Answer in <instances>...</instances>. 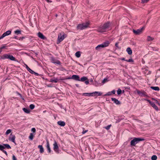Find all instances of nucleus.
I'll return each instance as SVG.
<instances>
[{"label":"nucleus","instance_id":"obj_39","mask_svg":"<svg viewBox=\"0 0 160 160\" xmlns=\"http://www.w3.org/2000/svg\"><path fill=\"white\" fill-rule=\"evenodd\" d=\"M53 63H56L57 64H59V65L61 63L58 60L56 61L55 62H53Z\"/></svg>","mask_w":160,"mask_h":160},{"label":"nucleus","instance_id":"obj_48","mask_svg":"<svg viewBox=\"0 0 160 160\" xmlns=\"http://www.w3.org/2000/svg\"><path fill=\"white\" fill-rule=\"evenodd\" d=\"M88 131V130H86L85 131H82V134H84V133H86Z\"/></svg>","mask_w":160,"mask_h":160},{"label":"nucleus","instance_id":"obj_54","mask_svg":"<svg viewBox=\"0 0 160 160\" xmlns=\"http://www.w3.org/2000/svg\"><path fill=\"white\" fill-rule=\"evenodd\" d=\"M25 65L26 66L27 69L28 68H29L27 66V65L26 64H25Z\"/></svg>","mask_w":160,"mask_h":160},{"label":"nucleus","instance_id":"obj_34","mask_svg":"<svg viewBox=\"0 0 160 160\" xmlns=\"http://www.w3.org/2000/svg\"><path fill=\"white\" fill-rule=\"evenodd\" d=\"M11 131L12 130L11 129H8L6 131L5 134L6 135H7L10 133Z\"/></svg>","mask_w":160,"mask_h":160},{"label":"nucleus","instance_id":"obj_57","mask_svg":"<svg viewBox=\"0 0 160 160\" xmlns=\"http://www.w3.org/2000/svg\"><path fill=\"white\" fill-rule=\"evenodd\" d=\"M53 61L52 62H55V61H54L53 60H52Z\"/></svg>","mask_w":160,"mask_h":160},{"label":"nucleus","instance_id":"obj_3","mask_svg":"<svg viewBox=\"0 0 160 160\" xmlns=\"http://www.w3.org/2000/svg\"><path fill=\"white\" fill-rule=\"evenodd\" d=\"M65 38V34L64 33H61L59 34L58 35V40L57 42V44H59L61 42L63 41Z\"/></svg>","mask_w":160,"mask_h":160},{"label":"nucleus","instance_id":"obj_58","mask_svg":"<svg viewBox=\"0 0 160 160\" xmlns=\"http://www.w3.org/2000/svg\"><path fill=\"white\" fill-rule=\"evenodd\" d=\"M127 160H132V159H128Z\"/></svg>","mask_w":160,"mask_h":160},{"label":"nucleus","instance_id":"obj_29","mask_svg":"<svg viewBox=\"0 0 160 160\" xmlns=\"http://www.w3.org/2000/svg\"><path fill=\"white\" fill-rule=\"evenodd\" d=\"M5 36H8L10 35L11 33V31L10 30H8L6 31V32L4 33Z\"/></svg>","mask_w":160,"mask_h":160},{"label":"nucleus","instance_id":"obj_35","mask_svg":"<svg viewBox=\"0 0 160 160\" xmlns=\"http://www.w3.org/2000/svg\"><path fill=\"white\" fill-rule=\"evenodd\" d=\"M29 108L31 109H33L35 108V105L33 104H30L29 106Z\"/></svg>","mask_w":160,"mask_h":160},{"label":"nucleus","instance_id":"obj_45","mask_svg":"<svg viewBox=\"0 0 160 160\" xmlns=\"http://www.w3.org/2000/svg\"><path fill=\"white\" fill-rule=\"evenodd\" d=\"M12 160H17V158L14 155L12 156Z\"/></svg>","mask_w":160,"mask_h":160},{"label":"nucleus","instance_id":"obj_32","mask_svg":"<svg viewBox=\"0 0 160 160\" xmlns=\"http://www.w3.org/2000/svg\"><path fill=\"white\" fill-rule=\"evenodd\" d=\"M15 139V138L14 136H13L11 138H10L9 139L13 142H14Z\"/></svg>","mask_w":160,"mask_h":160},{"label":"nucleus","instance_id":"obj_14","mask_svg":"<svg viewBox=\"0 0 160 160\" xmlns=\"http://www.w3.org/2000/svg\"><path fill=\"white\" fill-rule=\"evenodd\" d=\"M112 100L117 104H119L120 103V102L118 100L115 98H112Z\"/></svg>","mask_w":160,"mask_h":160},{"label":"nucleus","instance_id":"obj_22","mask_svg":"<svg viewBox=\"0 0 160 160\" xmlns=\"http://www.w3.org/2000/svg\"><path fill=\"white\" fill-rule=\"evenodd\" d=\"M2 145V146H4V149L6 148L8 149H10L11 148L10 146L8 144H3V145Z\"/></svg>","mask_w":160,"mask_h":160},{"label":"nucleus","instance_id":"obj_2","mask_svg":"<svg viewBox=\"0 0 160 160\" xmlns=\"http://www.w3.org/2000/svg\"><path fill=\"white\" fill-rule=\"evenodd\" d=\"M89 25V23L88 22L79 24L77 26V28L78 29L83 30L88 27Z\"/></svg>","mask_w":160,"mask_h":160},{"label":"nucleus","instance_id":"obj_25","mask_svg":"<svg viewBox=\"0 0 160 160\" xmlns=\"http://www.w3.org/2000/svg\"><path fill=\"white\" fill-rule=\"evenodd\" d=\"M154 39V38L150 36H148L147 38V40L148 41H150L153 40Z\"/></svg>","mask_w":160,"mask_h":160},{"label":"nucleus","instance_id":"obj_20","mask_svg":"<svg viewBox=\"0 0 160 160\" xmlns=\"http://www.w3.org/2000/svg\"><path fill=\"white\" fill-rule=\"evenodd\" d=\"M102 48H103V47L102 44L98 45L96 47L95 49L96 50H99Z\"/></svg>","mask_w":160,"mask_h":160},{"label":"nucleus","instance_id":"obj_5","mask_svg":"<svg viewBox=\"0 0 160 160\" xmlns=\"http://www.w3.org/2000/svg\"><path fill=\"white\" fill-rule=\"evenodd\" d=\"M1 58L3 59H9L11 60H15V58L12 55L7 54L3 55Z\"/></svg>","mask_w":160,"mask_h":160},{"label":"nucleus","instance_id":"obj_49","mask_svg":"<svg viewBox=\"0 0 160 160\" xmlns=\"http://www.w3.org/2000/svg\"><path fill=\"white\" fill-rule=\"evenodd\" d=\"M115 46L116 47L118 48V43L116 42L115 44Z\"/></svg>","mask_w":160,"mask_h":160},{"label":"nucleus","instance_id":"obj_55","mask_svg":"<svg viewBox=\"0 0 160 160\" xmlns=\"http://www.w3.org/2000/svg\"><path fill=\"white\" fill-rule=\"evenodd\" d=\"M121 60H124V61H125L126 60H125V58H122L121 59Z\"/></svg>","mask_w":160,"mask_h":160},{"label":"nucleus","instance_id":"obj_6","mask_svg":"<svg viewBox=\"0 0 160 160\" xmlns=\"http://www.w3.org/2000/svg\"><path fill=\"white\" fill-rule=\"evenodd\" d=\"M137 92L140 96L141 97H147V96L146 92L143 91H139V90H137Z\"/></svg>","mask_w":160,"mask_h":160},{"label":"nucleus","instance_id":"obj_21","mask_svg":"<svg viewBox=\"0 0 160 160\" xmlns=\"http://www.w3.org/2000/svg\"><path fill=\"white\" fill-rule=\"evenodd\" d=\"M151 88L155 91H158L159 90V88L158 87H151Z\"/></svg>","mask_w":160,"mask_h":160},{"label":"nucleus","instance_id":"obj_36","mask_svg":"<svg viewBox=\"0 0 160 160\" xmlns=\"http://www.w3.org/2000/svg\"><path fill=\"white\" fill-rule=\"evenodd\" d=\"M117 92L118 94L120 95L121 93L122 90H121V89H118Z\"/></svg>","mask_w":160,"mask_h":160},{"label":"nucleus","instance_id":"obj_8","mask_svg":"<svg viewBox=\"0 0 160 160\" xmlns=\"http://www.w3.org/2000/svg\"><path fill=\"white\" fill-rule=\"evenodd\" d=\"M53 150H54V151L57 153H59V148L58 147V144L56 141H55L54 142V143L53 144Z\"/></svg>","mask_w":160,"mask_h":160},{"label":"nucleus","instance_id":"obj_23","mask_svg":"<svg viewBox=\"0 0 160 160\" xmlns=\"http://www.w3.org/2000/svg\"><path fill=\"white\" fill-rule=\"evenodd\" d=\"M22 110L23 111L26 113H29L30 112V110L29 109L24 108L22 109Z\"/></svg>","mask_w":160,"mask_h":160},{"label":"nucleus","instance_id":"obj_12","mask_svg":"<svg viewBox=\"0 0 160 160\" xmlns=\"http://www.w3.org/2000/svg\"><path fill=\"white\" fill-rule=\"evenodd\" d=\"M38 36L41 39H46V38L43 35L41 32H39L38 33Z\"/></svg>","mask_w":160,"mask_h":160},{"label":"nucleus","instance_id":"obj_30","mask_svg":"<svg viewBox=\"0 0 160 160\" xmlns=\"http://www.w3.org/2000/svg\"><path fill=\"white\" fill-rule=\"evenodd\" d=\"M157 158V156L155 155H153L151 158L152 160H156Z\"/></svg>","mask_w":160,"mask_h":160},{"label":"nucleus","instance_id":"obj_1","mask_svg":"<svg viewBox=\"0 0 160 160\" xmlns=\"http://www.w3.org/2000/svg\"><path fill=\"white\" fill-rule=\"evenodd\" d=\"M110 26L109 22H107L103 25H101L99 27L97 30L98 32H106L107 31Z\"/></svg>","mask_w":160,"mask_h":160},{"label":"nucleus","instance_id":"obj_60","mask_svg":"<svg viewBox=\"0 0 160 160\" xmlns=\"http://www.w3.org/2000/svg\"><path fill=\"white\" fill-rule=\"evenodd\" d=\"M15 38H16V37H15Z\"/></svg>","mask_w":160,"mask_h":160},{"label":"nucleus","instance_id":"obj_47","mask_svg":"<svg viewBox=\"0 0 160 160\" xmlns=\"http://www.w3.org/2000/svg\"><path fill=\"white\" fill-rule=\"evenodd\" d=\"M110 126H111V125H108V126H107V127H106L105 128L106 129L108 130L110 128Z\"/></svg>","mask_w":160,"mask_h":160},{"label":"nucleus","instance_id":"obj_19","mask_svg":"<svg viewBox=\"0 0 160 160\" xmlns=\"http://www.w3.org/2000/svg\"><path fill=\"white\" fill-rule=\"evenodd\" d=\"M126 51L129 55H131L132 53V51L130 48H127Z\"/></svg>","mask_w":160,"mask_h":160},{"label":"nucleus","instance_id":"obj_18","mask_svg":"<svg viewBox=\"0 0 160 160\" xmlns=\"http://www.w3.org/2000/svg\"><path fill=\"white\" fill-rule=\"evenodd\" d=\"M57 123L59 125L61 126H64L65 125V122L63 121H59Z\"/></svg>","mask_w":160,"mask_h":160},{"label":"nucleus","instance_id":"obj_52","mask_svg":"<svg viewBox=\"0 0 160 160\" xmlns=\"http://www.w3.org/2000/svg\"><path fill=\"white\" fill-rule=\"evenodd\" d=\"M52 82H54L55 83H56L57 82V80H53L52 81Z\"/></svg>","mask_w":160,"mask_h":160},{"label":"nucleus","instance_id":"obj_41","mask_svg":"<svg viewBox=\"0 0 160 160\" xmlns=\"http://www.w3.org/2000/svg\"><path fill=\"white\" fill-rule=\"evenodd\" d=\"M152 99H153V100L155 102H156L158 104V105L160 106V103L158 102L157 100H156L155 99H154V98H152Z\"/></svg>","mask_w":160,"mask_h":160},{"label":"nucleus","instance_id":"obj_42","mask_svg":"<svg viewBox=\"0 0 160 160\" xmlns=\"http://www.w3.org/2000/svg\"><path fill=\"white\" fill-rule=\"evenodd\" d=\"M6 36L4 34V33H3V34L1 36H0V39H1L4 38Z\"/></svg>","mask_w":160,"mask_h":160},{"label":"nucleus","instance_id":"obj_56","mask_svg":"<svg viewBox=\"0 0 160 160\" xmlns=\"http://www.w3.org/2000/svg\"><path fill=\"white\" fill-rule=\"evenodd\" d=\"M2 51V49H1V48H0V53H1Z\"/></svg>","mask_w":160,"mask_h":160},{"label":"nucleus","instance_id":"obj_28","mask_svg":"<svg viewBox=\"0 0 160 160\" xmlns=\"http://www.w3.org/2000/svg\"><path fill=\"white\" fill-rule=\"evenodd\" d=\"M27 70L31 73L34 74L35 73V74H37V73L33 71L30 68H28L27 69Z\"/></svg>","mask_w":160,"mask_h":160},{"label":"nucleus","instance_id":"obj_4","mask_svg":"<svg viewBox=\"0 0 160 160\" xmlns=\"http://www.w3.org/2000/svg\"><path fill=\"white\" fill-rule=\"evenodd\" d=\"M143 139L135 138L131 141V146H135L138 142L140 141H143Z\"/></svg>","mask_w":160,"mask_h":160},{"label":"nucleus","instance_id":"obj_24","mask_svg":"<svg viewBox=\"0 0 160 160\" xmlns=\"http://www.w3.org/2000/svg\"><path fill=\"white\" fill-rule=\"evenodd\" d=\"M34 135L32 133H30V135L29 137V138L31 140H32L33 139V137H34Z\"/></svg>","mask_w":160,"mask_h":160},{"label":"nucleus","instance_id":"obj_31","mask_svg":"<svg viewBox=\"0 0 160 160\" xmlns=\"http://www.w3.org/2000/svg\"><path fill=\"white\" fill-rule=\"evenodd\" d=\"M14 33L16 35H18L20 34V30H17L14 31Z\"/></svg>","mask_w":160,"mask_h":160},{"label":"nucleus","instance_id":"obj_15","mask_svg":"<svg viewBox=\"0 0 160 160\" xmlns=\"http://www.w3.org/2000/svg\"><path fill=\"white\" fill-rule=\"evenodd\" d=\"M102 44L103 46V48H105L108 46L109 44L110 43L109 41H106L102 43Z\"/></svg>","mask_w":160,"mask_h":160},{"label":"nucleus","instance_id":"obj_9","mask_svg":"<svg viewBox=\"0 0 160 160\" xmlns=\"http://www.w3.org/2000/svg\"><path fill=\"white\" fill-rule=\"evenodd\" d=\"M149 103L151 104L152 106L155 110L158 111V108L153 102L149 100H148Z\"/></svg>","mask_w":160,"mask_h":160},{"label":"nucleus","instance_id":"obj_13","mask_svg":"<svg viewBox=\"0 0 160 160\" xmlns=\"http://www.w3.org/2000/svg\"><path fill=\"white\" fill-rule=\"evenodd\" d=\"M4 146H2L1 145H0V150L2 151L6 155H8L6 151L4 150Z\"/></svg>","mask_w":160,"mask_h":160},{"label":"nucleus","instance_id":"obj_51","mask_svg":"<svg viewBox=\"0 0 160 160\" xmlns=\"http://www.w3.org/2000/svg\"><path fill=\"white\" fill-rule=\"evenodd\" d=\"M85 83L86 84H88V83H89V81L88 80H87L86 81H85Z\"/></svg>","mask_w":160,"mask_h":160},{"label":"nucleus","instance_id":"obj_44","mask_svg":"<svg viewBox=\"0 0 160 160\" xmlns=\"http://www.w3.org/2000/svg\"><path fill=\"white\" fill-rule=\"evenodd\" d=\"M107 81V79H106V78L104 79L103 80L102 82L104 83H105V82H106Z\"/></svg>","mask_w":160,"mask_h":160},{"label":"nucleus","instance_id":"obj_16","mask_svg":"<svg viewBox=\"0 0 160 160\" xmlns=\"http://www.w3.org/2000/svg\"><path fill=\"white\" fill-rule=\"evenodd\" d=\"M46 147H47L48 150V151L50 153L51 152V150L50 148L49 143V141H48V140H47Z\"/></svg>","mask_w":160,"mask_h":160},{"label":"nucleus","instance_id":"obj_7","mask_svg":"<svg viewBox=\"0 0 160 160\" xmlns=\"http://www.w3.org/2000/svg\"><path fill=\"white\" fill-rule=\"evenodd\" d=\"M144 29V28H142L140 29H138L137 30L133 29V32L136 35H139L142 32V30Z\"/></svg>","mask_w":160,"mask_h":160},{"label":"nucleus","instance_id":"obj_40","mask_svg":"<svg viewBox=\"0 0 160 160\" xmlns=\"http://www.w3.org/2000/svg\"><path fill=\"white\" fill-rule=\"evenodd\" d=\"M149 0H142L141 3H146L148 2Z\"/></svg>","mask_w":160,"mask_h":160},{"label":"nucleus","instance_id":"obj_50","mask_svg":"<svg viewBox=\"0 0 160 160\" xmlns=\"http://www.w3.org/2000/svg\"><path fill=\"white\" fill-rule=\"evenodd\" d=\"M47 2L49 3H51L52 2V1L51 0H45Z\"/></svg>","mask_w":160,"mask_h":160},{"label":"nucleus","instance_id":"obj_27","mask_svg":"<svg viewBox=\"0 0 160 160\" xmlns=\"http://www.w3.org/2000/svg\"><path fill=\"white\" fill-rule=\"evenodd\" d=\"M88 80V79L86 77H83L81 78L80 81L83 82V81H86Z\"/></svg>","mask_w":160,"mask_h":160},{"label":"nucleus","instance_id":"obj_46","mask_svg":"<svg viewBox=\"0 0 160 160\" xmlns=\"http://www.w3.org/2000/svg\"><path fill=\"white\" fill-rule=\"evenodd\" d=\"M116 91L115 90H113L112 91H111V93L113 94H114L115 93Z\"/></svg>","mask_w":160,"mask_h":160},{"label":"nucleus","instance_id":"obj_11","mask_svg":"<svg viewBox=\"0 0 160 160\" xmlns=\"http://www.w3.org/2000/svg\"><path fill=\"white\" fill-rule=\"evenodd\" d=\"M68 79H72L80 81L79 77L77 75H72L71 78H68Z\"/></svg>","mask_w":160,"mask_h":160},{"label":"nucleus","instance_id":"obj_17","mask_svg":"<svg viewBox=\"0 0 160 160\" xmlns=\"http://www.w3.org/2000/svg\"><path fill=\"white\" fill-rule=\"evenodd\" d=\"M38 148L40 149V152L41 153H42L44 152V149L42 145H38Z\"/></svg>","mask_w":160,"mask_h":160},{"label":"nucleus","instance_id":"obj_53","mask_svg":"<svg viewBox=\"0 0 160 160\" xmlns=\"http://www.w3.org/2000/svg\"><path fill=\"white\" fill-rule=\"evenodd\" d=\"M1 49H3L5 48V46H3L1 47Z\"/></svg>","mask_w":160,"mask_h":160},{"label":"nucleus","instance_id":"obj_10","mask_svg":"<svg viewBox=\"0 0 160 160\" xmlns=\"http://www.w3.org/2000/svg\"><path fill=\"white\" fill-rule=\"evenodd\" d=\"M91 94L92 96H100L102 94V93L100 92H92Z\"/></svg>","mask_w":160,"mask_h":160},{"label":"nucleus","instance_id":"obj_26","mask_svg":"<svg viewBox=\"0 0 160 160\" xmlns=\"http://www.w3.org/2000/svg\"><path fill=\"white\" fill-rule=\"evenodd\" d=\"M75 56L77 58H79L81 56L80 52L78 51L75 53Z\"/></svg>","mask_w":160,"mask_h":160},{"label":"nucleus","instance_id":"obj_43","mask_svg":"<svg viewBox=\"0 0 160 160\" xmlns=\"http://www.w3.org/2000/svg\"><path fill=\"white\" fill-rule=\"evenodd\" d=\"M31 131L33 133H35L36 132V129L35 128H32Z\"/></svg>","mask_w":160,"mask_h":160},{"label":"nucleus","instance_id":"obj_33","mask_svg":"<svg viewBox=\"0 0 160 160\" xmlns=\"http://www.w3.org/2000/svg\"><path fill=\"white\" fill-rule=\"evenodd\" d=\"M92 93H83V95H85V96H92V94H91Z\"/></svg>","mask_w":160,"mask_h":160},{"label":"nucleus","instance_id":"obj_59","mask_svg":"<svg viewBox=\"0 0 160 160\" xmlns=\"http://www.w3.org/2000/svg\"><path fill=\"white\" fill-rule=\"evenodd\" d=\"M22 18H23V15H22Z\"/></svg>","mask_w":160,"mask_h":160},{"label":"nucleus","instance_id":"obj_38","mask_svg":"<svg viewBox=\"0 0 160 160\" xmlns=\"http://www.w3.org/2000/svg\"><path fill=\"white\" fill-rule=\"evenodd\" d=\"M112 94L111 92H108L107 93L105 94V96H109L111 95Z\"/></svg>","mask_w":160,"mask_h":160},{"label":"nucleus","instance_id":"obj_37","mask_svg":"<svg viewBox=\"0 0 160 160\" xmlns=\"http://www.w3.org/2000/svg\"><path fill=\"white\" fill-rule=\"evenodd\" d=\"M125 61L129 62H133V61L132 58H130L128 60H126Z\"/></svg>","mask_w":160,"mask_h":160}]
</instances>
